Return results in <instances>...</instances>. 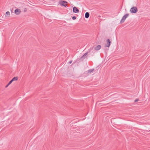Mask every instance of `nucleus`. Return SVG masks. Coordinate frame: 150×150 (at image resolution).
<instances>
[{
    "instance_id": "1a4fd4ad",
    "label": "nucleus",
    "mask_w": 150,
    "mask_h": 150,
    "mask_svg": "<svg viewBox=\"0 0 150 150\" xmlns=\"http://www.w3.org/2000/svg\"><path fill=\"white\" fill-rule=\"evenodd\" d=\"M89 13L88 12H87L85 14V17L87 18H88L89 16Z\"/></svg>"
},
{
    "instance_id": "4468645a",
    "label": "nucleus",
    "mask_w": 150,
    "mask_h": 150,
    "mask_svg": "<svg viewBox=\"0 0 150 150\" xmlns=\"http://www.w3.org/2000/svg\"><path fill=\"white\" fill-rule=\"evenodd\" d=\"M76 18L75 16H74L72 17V19L74 20H75L76 19Z\"/></svg>"
},
{
    "instance_id": "39448f33",
    "label": "nucleus",
    "mask_w": 150,
    "mask_h": 150,
    "mask_svg": "<svg viewBox=\"0 0 150 150\" xmlns=\"http://www.w3.org/2000/svg\"><path fill=\"white\" fill-rule=\"evenodd\" d=\"M21 11L20 9L18 8L16 9L15 11V13L16 15H19Z\"/></svg>"
},
{
    "instance_id": "6e6552de",
    "label": "nucleus",
    "mask_w": 150,
    "mask_h": 150,
    "mask_svg": "<svg viewBox=\"0 0 150 150\" xmlns=\"http://www.w3.org/2000/svg\"><path fill=\"white\" fill-rule=\"evenodd\" d=\"M88 52H86L80 58L81 59H83L85 58L86 55L87 54Z\"/></svg>"
},
{
    "instance_id": "9d476101",
    "label": "nucleus",
    "mask_w": 150,
    "mask_h": 150,
    "mask_svg": "<svg viewBox=\"0 0 150 150\" xmlns=\"http://www.w3.org/2000/svg\"><path fill=\"white\" fill-rule=\"evenodd\" d=\"M18 79V77H13L12 79V81L13 82L14 81H17Z\"/></svg>"
},
{
    "instance_id": "9b49d317",
    "label": "nucleus",
    "mask_w": 150,
    "mask_h": 150,
    "mask_svg": "<svg viewBox=\"0 0 150 150\" xmlns=\"http://www.w3.org/2000/svg\"><path fill=\"white\" fill-rule=\"evenodd\" d=\"M10 15V13L9 11H7L6 13L5 16L6 17H9Z\"/></svg>"
},
{
    "instance_id": "423d86ee",
    "label": "nucleus",
    "mask_w": 150,
    "mask_h": 150,
    "mask_svg": "<svg viewBox=\"0 0 150 150\" xmlns=\"http://www.w3.org/2000/svg\"><path fill=\"white\" fill-rule=\"evenodd\" d=\"M73 11L74 13H76L79 12V10L76 7L73 8Z\"/></svg>"
},
{
    "instance_id": "6ab92c4d",
    "label": "nucleus",
    "mask_w": 150,
    "mask_h": 150,
    "mask_svg": "<svg viewBox=\"0 0 150 150\" xmlns=\"http://www.w3.org/2000/svg\"><path fill=\"white\" fill-rule=\"evenodd\" d=\"M9 85H8V84L5 87L7 88Z\"/></svg>"
},
{
    "instance_id": "2eb2a0df",
    "label": "nucleus",
    "mask_w": 150,
    "mask_h": 150,
    "mask_svg": "<svg viewBox=\"0 0 150 150\" xmlns=\"http://www.w3.org/2000/svg\"><path fill=\"white\" fill-rule=\"evenodd\" d=\"M139 100V99H136V100H135L134 101V102H137Z\"/></svg>"
},
{
    "instance_id": "f8f14e48",
    "label": "nucleus",
    "mask_w": 150,
    "mask_h": 150,
    "mask_svg": "<svg viewBox=\"0 0 150 150\" xmlns=\"http://www.w3.org/2000/svg\"><path fill=\"white\" fill-rule=\"evenodd\" d=\"M94 70V69H89L88 71V72L87 73H91Z\"/></svg>"
},
{
    "instance_id": "0eeeda50",
    "label": "nucleus",
    "mask_w": 150,
    "mask_h": 150,
    "mask_svg": "<svg viewBox=\"0 0 150 150\" xmlns=\"http://www.w3.org/2000/svg\"><path fill=\"white\" fill-rule=\"evenodd\" d=\"M101 48V46L100 45H98L94 48V49L96 50H99Z\"/></svg>"
},
{
    "instance_id": "f257e3e1",
    "label": "nucleus",
    "mask_w": 150,
    "mask_h": 150,
    "mask_svg": "<svg viewBox=\"0 0 150 150\" xmlns=\"http://www.w3.org/2000/svg\"><path fill=\"white\" fill-rule=\"evenodd\" d=\"M138 9L135 6H133L130 9V12L131 13H135L137 12Z\"/></svg>"
},
{
    "instance_id": "f03ea898",
    "label": "nucleus",
    "mask_w": 150,
    "mask_h": 150,
    "mask_svg": "<svg viewBox=\"0 0 150 150\" xmlns=\"http://www.w3.org/2000/svg\"><path fill=\"white\" fill-rule=\"evenodd\" d=\"M67 3V1L62 0H60L59 2V4L65 7L67 6V4H65V3Z\"/></svg>"
},
{
    "instance_id": "a211bd4d",
    "label": "nucleus",
    "mask_w": 150,
    "mask_h": 150,
    "mask_svg": "<svg viewBox=\"0 0 150 150\" xmlns=\"http://www.w3.org/2000/svg\"><path fill=\"white\" fill-rule=\"evenodd\" d=\"M26 11H27L26 8H25L24 10V12H26Z\"/></svg>"
},
{
    "instance_id": "dca6fc26",
    "label": "nucleus",
    "mask_w": 150,
    "mask_h": 150,
    "mask_svg": "<svg viewBox=\"0 0 150 150\" xmlns=\"http://www.w3.org/2000/svg\"><path fill=\"white\" fill-rule=\"evenodd\" d=\"M93 47H92V48H91L89 50V52L91 50H92L93 48Z\"/></svg>"
},
{
    "instance_id": "20e7f679",
    "label": "nucleus",
    "mask_w": 150,
    "mask_h": 150,
    "mask_svg": "<svg viewBox=\"0 0 150 150\" xmlns=\"http://www.w3.org/2000/svg\"><path fill=\"white\" fill-rule=\"evenodd\" d=\"M106 46L108 47H109L111 43L110 40L109 39H107L106 40Z\"/></svg>"
},
{
    "instance_id": "f3484780",
    "label": "nucleus",
    "mask_w": 150,
    "mask_h": 150,
    "mask_svg": "<svg viewBox=\"0 0 150 150\" xmlns=\"http://www.w3.org/2000/svg\"><path fill=\"white\" fill-rule=\"evenodd\" d=\"M72 62V61H70L69 62V64H71V63Z\"/></svg>"
},
{
    "instance_id": "ddd939ff",
    "label": "nucleus",
    "mask_w": 150,
    "mask_h": 150,
    "mask_svg": "<svg viewBox=\"0 0 150 150\" xmlns=\"http://www.w3.org/2000/svg\"><path fill=\"white\" fill-rule=\"evenodd\" d=\"M13 82V81H12V80H11L9 82V83H8V85H10L12 82Z\"/></svg>"
},
{
    "instance_id": "7ed1b4c3",
    "label": "nucleus",
    "mask_w": 150,
    "mask_h": 150,
    "mask_svg": "<svg viewBox=\"0 0 150 150\" xmlns=\"http://www.w3.org/2000/svg\"><path fill=\"white\" fill-rule=\"evenodd\" d=\"M129 16V14H126L124 15V16L122 17V19L121 20L120 23H123L125 19L127 18Z\"/></svg>"
}]
</instances>
